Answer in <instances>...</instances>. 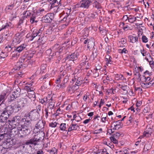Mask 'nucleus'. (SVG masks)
Segmentation results:
<instances>
[{
	"mask_svg": "<svg viewBox=\"0 0 154 154\" xmlns=\"http://www.w3.org/2000/svg\"><path fill=\"white\" fill-rule=\"evenodd\" d=\"M115 77V79L116 80H126V79L124 78L123 75L121 74H116Z\"/></svg>",
	"mask_w": 154,
	"mask_h": 154,
	"instance_id": "30",
	"label": "nucleus"
},
{
	"mask_svg": "<svg viewBox=\"0 0 154 154\" xmlns=\"http://www.w3.org/2000/svg\"><path fill=\"white\" fill-rule=\"evenodd\" d=\"M123 26L122 28L124 30L127 31L128 30H132V28L131 26V24H125L122 23Z\"/></svg>",
	"mask_w": 154,
	"mask_h": 154,
	"instance_id": "26",
	"label": "nucleus"
},
{
	"mask_svg": "<svg viewBox=\"0 0 154 154\" xmlns=\"http://www.w3.org/2000/svg\"><path fill=\"white\" fill-rule=\"evenodd\" d=\"M60 128L62 131H67L66 130V123H62L60 125Z\"/></svg>",
	"mask_w": 154,
	"mask_h": 154,
	"instance_id": "41",
	"label": "nucleus"
},
{
	"mask_svg": "<svg viewBox=\"0 0 154 154\" xmlns=\"http://www.w3.org/2000/svg\"><path fill=\"white\" fill-rule=\"evenodd\" d=\"M23 38L22 37L21 35L19 34V33H16L14 38L13 42V44H15L16 45L20 43L23 40Z\"/></svg>",
	"mask_w": 154,
	"mask_h": 154,
	"instance_id": "10",
	"label": "nucleus"
},
{
	"mask_svg": "<svg viewBox=\"0 0 154 154\" xmlns=\"http://www.w3.org/2000/svg\"><path fill=\"white\" fill-rule=\"evenodd\" d=\"M9 122H11V120L7 119L5 116H3L2 115H1L0 116V122L1 123H6L7 120Z\"/></svg>",
	"mask_w": 154,
	"mask_h": 154,
	"instance_id": "29",
	"label": "nucleus"
},
{
	"mask_svg": "<svg viewBox=\"0 0 154 154\" xmlns=\"http://www.w3.org/2000/svg\"><path fill=\"white\" fill-rule=\"evenodd\" d=\"M69 15H66L62 19V20L65 21L66 23L62 25V28H65L66 26L69 24L70 22L69 18Z\"/></svg>",
	"mask_w": 154,
	"mask_h": 154,
	"instance_id": "20",
	"label": "nucleus"
},
{
	"mask_svg": "<svg viewBox=\"0 0 154 154\" xmlns=\"http://www.w3.org/2000/svg\"><path fill=\"white\" fill-rule=\"evenodd\" d=\"M136 76H137V79L139 81H141V79L140 77L141 75L139 73L137 72L136 74H135L134 75Z\"/></svg>",
	"mask_w": 154,
	"mask_h": 154,
	"instance_id": "63",
	"label": "nucleus"
},
{
	"mask_svg": "<svg viewBox=\"0 0 154 154\" xmlns=\"http://www.w3.org/2000/svg\"><path fill=\"white\" fill-rule=\"evenodd\" d=\"M10 24H11L10 23H6L5 25H3L2 26V28L0 30V31L4 29H6L8 28L10 26Z\"/></svg>",
	"mask_w": 154,
	"mask_h": 154,
	"instance_id": "47",
	"label": "nucleus"
},
{
	"mask_svg": "<svg viewBox=\"0 0 154 154\" xmlns=\"http://www.w3.org/2000/svg\"><path fill=\"white\" fill-rule=\"evenodd\" d=\"M88 59L87 56L85 55H84L82 56V60L83 61L85 62L86 63H88Z\"/></svg>",
	"mask_w": 154,
	"mask_h": 154,
	"instance_id": "64",
	"label": "nucleus"
},
{
	"mask_svg": "<svg viewBox=\"0 0 154 154\" xmlns=\"http://www.w3.org/2000/svg\"><path fill=\"white\" fill-rule=\"evenodd\" d=\"M94 41L93 39H89L88 42V45L87 46V48L88 49H90L93 48V49H95L94 48Z\"/></svg>",
	"mask_w": 154,
	"mask_h": 154,
	"instance_id": "22",
	"label": "nucleus"
},
{
	"mask_svg": "<svg viewBox=\"0 0 154 154\" xmlns=\"http://www.w3.org/2000/svg\"><path fill=\"white\" fill-rule=\"evenodd\" d=\"M21 89L19 88H17L13 92V94L17 96V97H19L20 94Z\"/></svg>",
	"mask_w": 154,
	"mask_h": 154,
	"instance_id": "35",
	"label": "nucleus"
},
{
	"mask_svg": "<svg viewBox=\"0 0 154 154\" xmlns=\"http://www.w3.org/2000/svg\"><path fill=\"white\" fill-rule=\"evenodd\" d=\"M105 57V61L107 66H108L109 64H111L112 63V58L111 56H109L108 54H107L106 55Z\"/></svg>",
	"mask_w": 154,
	"mask_h": 154,
	"instance_id": "25",
	"label": "nucleus"
},
{
	"mask_svg": "<svg viewBox=\"0 0 154 154\" xmlns=\"http://www.w3.org/2000/svg\"><path fill=\"white\" fill-rule=\"evenodd\" d=\"M44 11V9L43 8H40L36 11V14L38 15H40L41 12Z\"/></svg>",
	"mask_w": 154,
	"mask_h": 154,
	"instance_id": "58",
	"label": "nucleus"
},
{
	"mask_svg": "<svg viewBox=\"0 0 154 154\" xmlns=\"http://www.w3.org/2000/svg\"><path fill=\"white\" fill-rule=\"evenodd\" d=\"M8 147H5L4 145L0 146V151H1V153L2 154L5 153L7 151L6 149H8Z\"/></svg>",
	"mask_w": 154,
	"mask_h": 154,
	"instance_id": "36",
	"label": "nucleus"
},
{
	"mask_svg": "<svg viewBox=\"0 0 154 154\" xmlns=\"http://www.w3.org/2000/svg\"><path fill=\"white\" fill-rule=\"evenodd\" d=\"M79 55V54L77 52L67 55L66 58V60L74 61L77 59Z\"/></svg>",
	"mask_w": 154,
	"mask_h": 154,
	"instance_id": "8",
	"label": "nucleus"
},
{
	"mask_svg": "<svg viewBox=\"0 0 154 154\" xmlns=\"http://www.w3.org/2000/svg\"><path fill=\"white\" fill-rule=\"evenodd\" d=\"M10 92L8 89H7L3 91L1 93L0 95V106L7 99V96L10 93Z\"/></svg>",
	"mask_w": 154,
	"mask_h": 154,
	"instance_id": "6",
	"label": "nucleus"
},
{
	"mask_svg": "<svg viewBox=\"0 0 154 154\" xmlns=\"http://www.w3.org/2000/svg\"><path fill=\"white\" fill-rule=\"evenodd\" d=\"M32 114H35V116H33V115L31 116V118L32 119V120H36L38 118V112H33V111H31L29 113H31Z\"/></svg>",
	"mask_w": 154,
	"mask_h": 154,
	"instance_id": "31",
	"label": "nucleus"
},
{
	"mask_svg": "<svg viewBox=\"0 0 154 154\" xmlns=\"http://www.w3.org/2000/svg\"><path fill=\"white\" fill-rule=\"evenodd\" d=\"M48 101V97H44L42 99L39 100V101L41 103L45 105H46V103H47Z\"/></svg>",
	"mask_w": 154,
	"mask_h": 154,
	"instance_id": "39",
	"label": "nucleus"
},
{
	"mask_svg": "<svg viewBox=\"0 0 154 154\" xmlns=\"http://www.w3.org/2000/svg\"><path fill=\"white\" fill-rule=\"evenodd\" d=\"M12 49V48L11 46H6L5 49V53H7V54L8 52L10 51Z\"/></svg>",
	"mask_w": 154,
	"mask_h": 154,
	"instance_id": "43",
	"label": "nucleus"
},
{
	"mask_svg": "<svg viewBox=\"0 0 154 154\" xmlns=\"http://www.w3.org/2000/svg\"><path fill=\"white\" fill-rule=\"evenodd\" d=\"M107 152L106 149H98L94 153V154H105Z\"/></svg>",
	"mask_w": 154,
	"mask_h": 154,
	"instance_id": "32",
	"label": "nucleus"
},
{
	"mask_svg": "<svg viewBox=\"0 0 154 154\" xmlns=\"http://www.w3.org/2000/svg\"><path fill=\"white\" fill-rule=\"evenodd\" d=\"M128 38L130 40V42L132 43H137L138 42V37L137 36H134L131 35L128 36Z\"/></svg>",
	"mask_w": 154,
	"mask_h": 154,
	"instance_id": "23",
	"label": "nucleus"
},
{
	"mask_svg": "<svg viewBox=\"0 0 154 154\" xmlns=\"http://www.w3.org/2000/svg\"><path fill=\"white\" fill-rule=\"evenodd\" d=\"M142 40L143 42L144 43H146L148 42V38L145 35L142 36Z\"/></svg>",
	"mask_w": 154,
	"mask_h": 154,
	"instance_id": "56",
	"label": "nucleus"
},
{
	"mask_svg": "<svg viewBox=\"0 0 154 154\" xmlns=\"http://www.w3.org/2000/svg\"><path fill=\"white\" fill-rule=\"evenodd\" d=\"M93 72H94L93 76H94L95 77H96L99 76V72H100L97 71L96 70L94 69L93 71Z\"/></svg>",
	"mask_w": 154,
	"mask_h": 154,
	"instance_id": "53",
	"label": "nucleus"
},
{
	"mask_svg": "<svg viewBox=\"0 0 154 154\" xmlns=\"http://www.w3.org/2000/svg\"><path fill=\"white\" fill-rule=\"evenodd\" d=\"M72 81L73 82H75V85L78 86L81 85L83 83V79L81 76H75L72 79Z\"/></svg>",
	"mask_w": 154,
	"mask_h": 154,
	"instance_id": "9",
	"label": "nucleus"
},
{
	"mask_svg": "<svg viewBox=\"0 0 154 154\" xmlns=\"http://www.w3.org/2000/svg\"><path fill=\"white\" fill-rule=\"evenodd\" d=\"M52 48L53 52L55 53L54 55H56L57 54H59L62 51L61 46L59 45L58 44H56L54 45Z\"/></svg>",
	"mask_w": 154,
	"mask_h": 154,
	"instance_id": "13",
	"label": "nucleus"
},
{
	"mask_svg": "<svg viewBox=\"0 0 154 154\" xmlns=\"http://www.w3.org/2000/svg\"><path fill=\"white\" fill-rule=\"evenodd\" d=\"M44 30V28L41 27L39 29H34L32 33V35L30 37L28 38L29 40L32 41L36 37L38 36L39 37L38 39V42H41L42 44H44L46 42L45 39L46 37L42 36L43 35H42V37H41V35L42 34Z\"/></svg>",
	"mask_w": 154,
	"mask_h": 154,
	"instance_id": "2",
	"label": "nucleus"
},
{
	"mask_svg": "<svg viewBox=\"0 0 154 154\" xmlns=\"http://www.w3.org/2000/svg\"><path fill=\"white\" fill-rule=\"evenodd\" d=\"M13 112V108L10 105L7 106L2 110V112L1 115L9 119V118Z\"/></svg>",
	"mask_w": 154,
	"mask_h": 154,
	"instance_id": "5",
	"label": "nucleus"
},
{
	"mask_svg": "<svg viewBox=\"0 0 154 154\" xmlns=\"http://www.w3.org/2000/svg\"><path fill=\"white\" fill-rule=\"evenodd\" d=\"M140 51L141 54H142L143 56H144L146 55V54L147 52L144 50L143 48L142 49H140Z\"/></svg>",
	"mask_w": 154,
	"mask_h": 154,
	"instance_id": "60",
	"label": "nucleus"
},
{
	"mask_svg": "<svg viewBox=\"0 0 154 154\" xmlns=\"http://www.w3.org/2000/svg\"><path fill=\"white\" fill-rule=\"evenodd\" d=\"M126 39L125 38H122L121 41L119 42V44H120L121 46H125L126 44Z\"/></svg>",
	"mask_w": 154,
	"mask_h": 154,
	"instance_id": "37",
	"label": "nucleus"
},
{
	"mask_svg": "<svg viewBox=\"0 0 154 154\" xmlns=\"http://www.w3.org/2000/svg\"><path fill=\"white\" fill-rule=\"evenodd\" d=\"M31 115L35 116V114L29 113V114H25L24 117L22 119L21 121V124L20 125L23 128L22 131L23 134L28 135L30 133V130L28 129V127L31 126V122L32 121L31 118ZM22 130V129L21 130Z\"/></svg>",
	"mask_w": 154,
	"mask_h": 154,
	"instance_id": "1",
	"label": "nucleus"
},
{
	"mask_svg": "<svg viewBox=\"0 0 154 154\" xmlns=\"http://www.w3.org/2000/svg\"><path fill=\"white\" fill-rule=\"evenodd\" d=\"M36 15L37 14L35 13H34L32 14L30 19V22L31 23H33L34 22H37V20H36Z\"/></svg>",
	"mask_w": 154,
	"mask_h": 154,
	"instance_id": "27",
	"label": "nucleus"
},
{
	"mask_svg": "<svg viewBox=\"0 0 154 154\" xmlns=\"http://www.w3.org/2000/svg\"><path fill=\"white\" fill-rule=\"evenodd\" d=\"M121 135H122V134H120L119 133L116 132V133L114 134L113 135H112V136L116 138H118Z\"/></svg>",
	"mask_w": 154,
	"mask_h": 154,
	"instance_id": "61",
	"label": "nucleus"
},
{
	"mask_svg": "<svg viewBox=\"0 0 154 154\" xmlns=\"http://www.w3.org/2000/svg\"><path fill=\"white\" fill-rule=\"evenodd\" d=\"M45 112V117L46 119H47L49 115L51 114V111L48 108H45L44 110Z\"/></svg>",
	"mask_w": 154,
	"mask_h": 154,
	"instance_id": "33",
	"label": "nucleus"
},
{
	"mask_svg": "<svg viewBox=\"0 0 154 154\" xmlns=\"http://www.w3.org/2000/svg\"><path fill=\"white\" fill-rule=\"evenodd\" d=\"M151 147V145L148 143H146L144 147V150H148L150 149Z\"/></svg>",
	"mask_w": 154,
	"mask_h": 154,
	"instance_id": "45",
	"label": "nucleus"
},
{
	"mask_svg": "<svg viewBox=\"0 0 154 154\" xmlns=\"http://www.w3.org/2000/svg\"><path fill=\"white\" fill-rule=\"evenodd\" d=\"M97 15V14L96 13H91L89 15V17L92 18H94L96 17V16Z\"/></svg>",
	"mask_w": 154,
	"mask_h": 154,
	"instance_id": "52",
	"label": "nucleus"
},
{
	"mask_svg": "<svg viewBox=\"0 0 154 154\" xmlns=\"http://www.w3.org/2000/svg\"><path fill=\"white\" fill-rule=\"evenodd\" d=\"M57 152V150L55 148H52L50 150V154H55Z\"/></svg>",
	"mask_w": 154,
	"mask_h": 154,
	"instance_id": "51",
	"label": "nucleus"
},
{
	"mask_svg": "<svg viewBox=\"0 0 154 154\" xmlns=\"http://www.w3.org/2000/svg\"><path fill=\"white\" fill-rule=\"evenodd\" d=\"M90 1L87 0H82L80 2V4H77L76 7H82L85 8H88L91 5Z\"/></svg>",
	"mask_w": 154,
	"mask_h": 154,
	"instance_id": "7",
	"label": "nucleus"
},
{
	"mask_svg": "<svg viewBox=\"0 0 154 154\" xmlns=\"http://www.w3.org/2000/svg\"><path fill=\"white\" fill-rule=\"evenodd\" d=\"M57 124V123L56 122H52L49 123V125L51 128H55L56 127Z\"/></svg>",
	"mask_w": 154,
	"mask_h": 154,
	"instance_id": "44",
	"label": "nucleus"
},
{
	"mask_svg": "<svg viewBox=\"0 0 154 154\" xmlns=\"http://www.w3.org/2000/svg\"><path fill=\"white\" fill-rule=\"evenodd\" d=\"M17 51H16V50L14 49V51H13L11 59L12 60H15L18 58V57L20 54H18L17 52Z\"/></svg>",
	"mask_w": 154,
	"mask_h": 154,
	"instance_id": "28",
	"label": "nucleus"
},
{
	"mask_svg": "<svg viewBox=\"0 0 154 154\" xmlns=\"http://www.w3.org/2000/svg\"><path fill=\"white\" fill-rule=\"evenodd\" d=\"M27 45L26 43H23L20 45L19 47L16 48L15 49L19 53H20L22 51L26 49Z\"/></svg>",
	"mask_w": 154,
	"mask_h": 154,
	"instance_id": "18",
	"label": "nucleus"
},
{
	"mask_svg": "<svg viewBox=\"0 0 154 154\" xmlns=\"http://www.w3.org/2000/svg\"><path fill=\"white\" fill-rule=\"evenodd\" d=\"M29 99H30V102L32 101H34L35 100V95L33 90L29 91L27 95Z\"/></svg>",
	"mask_w": 154,
	"mask_h": 154,
	"instance_id": "16",
	"label": "nucleus"
},
{
	"mask_svg": "<svg viewBox=\"0 0 154 154\" xmlns=\"http://www.w3.org/2000/svg\"><path fill=\"white\" fill-rule=\"evenodd\" d=\"M102 131V129L100 128L98 130H95L94 131V133L95 134H97L101 133Z\"/></svg>",
	"mask_w": 154,
	"mask_h": 154,
	"instance_id": "62",
	"label": "nucleus"
},
{
	"mask_svg": "<svg viewBox=\"0 0 154 154\" xmlns=\"http://www.w3.org/2000/svg\"><path fill=\"white\" fill-rule=\"evenodd\" d=\"M14 7V4H12L7 6L5 8L6 11H8L9 10H11Z\"/></svg>",
	"mask_w": 154,
	"mask_h": 154,
	"instance_id": "40",
	"label": "nucleus"
},
{
	"mask_svg": "<svg viewBox=\"0 0 154 154\" xmlns=\"http://www.w3.org/2000/svg\"><path fill=\"white\" fill-rule=\"evenodd\" d=\"M79 128V126L77 124L72 123L70 125L68 132L71 131H75Z\"/></svg>",
	"mask_w": 154,
	"mask_h": 154,
	"instance_id": "19",
	"label": "nucleus"
},
{
	"mask_svg": "<svg viewBox=\"0 0 154 154\" xmlns=\"http://www.w3.org/2000/svg\"><path fill=\"white\" fill-rule=\"evenodd\" d=\"M53 18V14L48 13L43 17V21L45 23H50L52 21Z\"/></svg>",
	"mask_w": 154,
	"mask_h": 154,
	"instance_id": "12",
	"label": "nucleus"
},
{
	"mask_svg": "<svg viewBox=\"0 0 154 154\" xmlns=\"http://www.w3.org/2000/svg\"><path fill=\"white\" fill-rule=\"evenodd\" d=\"M145 59L149 62L150 65H153V61L152 58L149 59L148 58H147V57H146Z\"/></svg>",
	"mask_w": 154,
	"mask_h": 154,
	"instance_id": "49",
	"label": "nucleus"
},
{
	"mask_svg": "<svg viewBox=\"0 0 154 154\" xmlns=\"http://www.w3.org/2000/svg\"><path fill=\"white\" fill-rule=\"evenodd\" d=\"M126 17L127 18L126 20H128L129 23H132L136 21L137 20H139L137 19V18H139L138 17H135L132 15H129L128 16L127 15H125L124 16V17Z\"/></svg>",
	"mask_w": 154,
	"mask_h": 154,
	"instance_id": "14",
	"label": "nucleus"
},
{
	"mask_svg": "<svg viewBox=\"0 0 154 154\" xmlns=\"http://www.w3.org/2000/svg\"><path fill=\"white\" fill-rule=\"evenodd\" d=\"M151 131H145L143 133V135L144 136L148 137L149 136V135H151Z\"/></svg>",
	"mask_w": 154,
	"mask_h": 154,
	"instance_id": "59",
	"label": "nucleus"
},
{
	"mask_svg": "<svg viewBox=\"0 0 154 154\" xmlns=\"http://www.w3.org/2000/svg\"><path fill=\"white\" fill-rule=\"evenodd\" d=\"M128 148H124L122 150L120 151V152H122V153L124 154H128L129 153V152L128 150Z\"/></svg>",
	"mask_w": 154,
	"mask_h": 154,
	"instance_id": "46",
	"label": "nucleus"
},
{
	"mask_svg": "<svg viewBox=\"0 0 154 154\" xmlns=\"http://www.w3.org/2000/svg\"><path fill=\"white\" fill-rule=\"evenodd\" d=\"M118 52L119 53L121 54H127L128 51L125 48H124L123 49H119L118 50Z\"/></svg>",
	"mask_w": 154,
	"mask_h": 154,
	"instance_id": "50",
	"label": "nucleus"
},
{
	"mask_svg": "<svg viewBox=\"0 0 154 154\" xmlns=\"http://www.w3.org/2000/svg\"><path fill=\"white\" fill-rule=\"evenodd\" d=\"M94 6L96 8L99 9L101 8V6L100 3L96 1V0H94Z\"/></svg>",
	"mask_w": 154,
	"mask_h": 154,
	"instance_id": "38",
	"label": "nucleus"
},
{
	"mask_svg": "<svg viewBox=\"0 0 154 154\" xmlns=\"http://www.w3.org/2000/svg\"><path fill=\"white\" fill-rule=\"evenodd\" d=\"M33 83V82H32L30 83L26 84L24 86V89L28 92L33 90H34V88L31 87Z\"/></svg>",
	"mask_w": 154,
	"mask_h": 154,
	"instance_id": "21",
	"label": "nucleus"
},
{
	"mask_svg": "<svg viewBox=\"0 0 154 154\" xmlns=\"http://www.w3.org/2000/svg\"><path fill=\"white\" fill-rule=\"evenodd\" d=\"M60 0H50V3L51 4V7L54 8V6L59 5L60 4H58L60 2Z\"/></svg>",
	"mask_w": 154,
	"mask_h": 154,
	"instance_id": "24",
	"label": "nucleus"
},
{
	"mask_svg": "<svg viewBox=\"0 0 154 154\" xmlns=\"http://www.w3.org/2000/svg\"><path fill=\"white\" fill-rule=\"evenodd\" d=\"M41 140L39 138H36L35 137L33 138L28 140L25 143L26 145H29V144H33L35 146L38 144V142Z\"/></svg>",
	"mask_w": 154,
	"mask_h": 154,
	"instance_id": "11",
	"label": "nucleus"
},
{
	"mask_svg": "<svg viewBox=\"0 0 154 154\" xmlns=\"http://www.w3.org/2000/svg\"><path fill=\"white\" fill-rule=\"evenodd\" d=\"M17 97V96L13 93L12 94H11L8 97V101L9 102H11L15 99Z\"/></svg>",
	"mask_w": 154,
	"mask_h": 154,
	"instance_id": "34",
	"label": "nucleus"
},
{
	"mask_svg": "<svg viewBox=\"0 0 154 154\" xmlns=\"http://www.w3.org/2000/svg\"><path fill=\"white\" fill-rule=\"evenodd\" d=\"M7 128L8 131L10 132L11 135L15 136L17 135L18 133L20 134H23L20 136V137H23V136L27 135V134H23V132L21 130L22 129V130H23V128L20 125H19V126H16L15 127H14L9 124L8 125V128L7 127Z\"/></svg>",
	"mask_w": 154,
	"mask_h": 154,
	"instance_id": "3",
	"label": "nucleus"
},
{
	"mask_svg": "<svg viewBox=\"0 0 154 154\" xmlns=\"http://www.w3.org/2000/svg\"><path fill=\"white\" fill-rule=\"evenodd\" d=\"M21 118L20 116H15L11 120V122H12L13 123H14V122H16V124L15 125V126H19V125L20 124H19V123L20 124L21 123Z\"/></svg>",
	"mask_w": 154,
	"mask_h": 154,
	"instance_id": "15",
	"label": "nucleus"
},
{
	"mask_svg": "<svg viewBox=\"0 0 154 154\" xmlns=\"http://www.w3.org/2000/svg\"><path fill=\"white\" fill-rule=\"evenodd\" d=\"M54 106V102H50V103H49V104L48 106L47 107H46V108H48V109H49L50 110L52 109H53Z\"/></svg>",
	"mask_w": 154,
	"mask_h": 154,
	"instance_id": "42",
	"label": "nucleus"
},
{
	"mask_svg": "<svg viewBox=\"0 0 154 154\" xmlns=\"http://www.w3.org/2000/svg\"><path fill=\"white\" fill-rule=\"evenodd\" d=\"M147 84L149 86V87L154 86V80L152 79L149 82H147Z\"/></svg>",
	"mask_w": 154,
	"mask_h": 154,
	"instance_id": "54",
	"label": "nucleus"
},
{
	"mask_svg": "<svg viewBox=\"0 0 154 154\" xmlns=\"http://www.w3.org/2000/svg\"><path fill=\"white\" fill-rule=\"evenodd\" d=\"M114 127L112 129L113 130H118L121 127V125H117L116 124H114Z\"/></svg>",
	"mask_w": 154,
	"mask_h": 154,
	"instance_id": "57",
	"label": "nucleus"
},
{
	"mask_svg": "<svg viewBox=\"0 0 154 154\" xmlns=\"http://www.w3.org/2000/svg\"><path fill=\"white\" fill-rule=\"evenodd\" d=\"M30 101L28 98H21L17 100V104L16 107L18 110H20L22 108L28 105Z\"/></svg>",
	"mask_w": 154,
	"mask_h": 154,
	"instance_id": "4",
	"label": "nucleus"
},
{
	"mask_svg": "<svg viewBox=\"0 0 154 154\" xmlns=\"http://www.w3.org/2000/svg\"><path fill=\"white\" fill-rule=\"evenodd\" d=\"M141 86L143 88H149L148 86L147 82H142L141 83Z\"/></svg>",
	"mask_w": 154,
	"mask_h": 154,
	"instance_id": "48",
	"label": "nucleus"
},
{
	"mask_svg": "<svg viewBox=\"0 0 154 154\" xmlns=\"http://www.w3.org/2000/svg\"><path fill=\"white\" fill-rule=\"evenodd\" d=\"M110 139L112 141L113 143L115 144H117L118 143V141L117 140H116V139L115 137H114L113 136H112L110 137Z\"/></svg>",
	"mask_w": 154,
	"mask_h": 154,
	"instance_id": "55",
	"label": "nucleus"
},
{
	"mask_svg": "<svg viewBox=\"0 0 154 154\" xmlns=\"http://www.w3.org/2000/svg\"><path fill=\"white\" fill-rule=\"evenodd\" d=\"M44 124L43 121L39 120L35 126L36 129H38L37 132H39L40 130L43 128L44 127Z\"/></svg>",
	"mask_w": 154,
	"mask_h": 154,
	"instance_id": "17",
	"label": "nucleus"
}]
</instances>
